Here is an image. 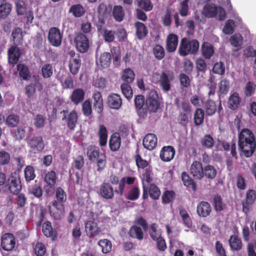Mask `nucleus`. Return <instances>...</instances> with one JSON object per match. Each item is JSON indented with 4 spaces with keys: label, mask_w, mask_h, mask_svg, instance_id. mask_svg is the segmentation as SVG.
Wrapping results in <instances>:
<instances>
[{
    "label": "nucleus",
    "mask_w": 256,
    "mask_h": 256,
    "mask_svg": "<svg viewBox=\"0 0 256 256\" xmlns=\"http://www.w3.org/2000/svg\"><path fill=\"white\" fill-rule=\"evenodd\" d=\"M86 154L90 161H96L97 172H101L104 169L106 164V156L100 152L98 146L94 145L90 146L87 148Z\"/></svg>",
    "instance_id": "obj_1"
},
{
    "label": "nucleus",
    "mask_w": 256,
    "mask_h": 256,
    "mask_svg": "<svg viewBox=\"0 0 256 256\" xmlns=\"http://www.w3.org/2000/svg\"><path fill=\"white\" fill-rule=\"evenodd\" d=\"M199 46V42L196 40H189L186 38H184L180 41L178 53L182 56L194 55L198 52Z\"/></svg>",
    "instance_id": "obj_2"
},
{
    "label": "nucleus",
    "mask_w": 256,
    "mask_h": 256,
    "mask_svg": "<svg viewBox=\"0 0 256 256\" xmlns=\"http://www.w3.org/2000/svg\"><path fill=\"white\" fill-rule=\"evenodd\" d=\"M192 118V108L188 102L184 100L181 104V110H180L178 118V124L184 126H187Z\"/></svg>",
    "instance_id": "obj_3"
},
{
    "label": "nucleus",
    "mask_w": 256,
    "mask_h": 256,
    "mask_svg": "<svg viewBox=\"0 0 256 256\" xmlns=\"http://www.w3.org/2000/svg\"><path fill=\"white\" fill-rule=\"evenodd\" d=\"M62 120L64 121L68 128L74 130L78 122V114L76 110H73L69 112L68 110H64L60 112Z\"/></svg>",
    "instance_id": "obj_4"
},
{
    "label": "nucleus",
    "mask_w": 256,
    "mask_h": 256,
    "mask_svg": "<svg viewBox=\"0 0 256 256\" xmlns=\"http://www.w3.org/2000/svg\"><path fill=\"white\" fill-rule=\"evenodd\" d=\"M78 50L81 53L88 52L90 48V42L88 37L82 32H78L76 34L74 38Z\"/></svg>",
    "instance_id": "obj_5"
},
{
    "label": "nucleus",
    "mask_w": 256,
    "mask_h": 256,
    "mask_svg": "<svg viewBox=\"0 0 256 256\" xmlns=\"http://www.w3.org/2000/svg\"><path fill=\"white\" fill-rule=\"evenodd\" d=\"M62 34L60 29L56 27H52L48 32V40L53 46L59 47L62 43Z\"/></svg>",
    "instance_id": "obj_6"
},
{
    "label": "nucleus",
    "mask_w": 256,
    "mask_h": 256,
    "mask_svg": "<svg viewBox=\"0 0 256 256\" xmlns=\"http://www.w3.org/2000/svg\"><path fill=\"white\" fill-rule=\"evenodd\" d=\"M50 216L55 220H60L64 215V205L56 202H52L49 206Z\"/></svg>",
    "instance_id": "obj_7"
},
{
    "label": "nucleus",
    "mask_w": 256,
    "mask_h": 256,
    "mask_svg": "<svg viewBox=\"0 0 256 256\" xmlns=\"http://www.w3.org/2000/svg\"><path fill=\"white\" fill-rule=\"evenodd\" d=\"M16 246V238L13 234L6 233L2 237L1 246L6 251H11Z\"/></svg>",
    "instance_id": "obj_8"
},
{
    "label": "nucleus",
    "mask_w": 256,
    "mask_h": 256,
    "mask_svg": "<svg viewBox=\"0 0 256 256\" xmlns=\"http://www.w3.org/2000/svg\"><path fill=\"white\" fill-rule=\"evenodd\" d=\"M240 142L238 144V150L243 153L246 158L251 157L256 150V142Z\"/></svg>",
    "instance_id": "obj_9"
},
{
    "label": "nucleus",
    "mask_w": 256,
    "mask_h": 256,
    "mask_svg": "<svg viewBox=\"0 0 256 256\" xmlns=\"http://www.w3.org/2000/svg\"><path fill=\"white\" fill-rule=\"evenodd\" d=\"M28 144L34 152H42L44 148V144L41 136H34L28 141Z\"/></svg>",
    "instance_id": "obj_10"
},
{
    "label": "nucleus",
    "mask_w": 256,
    "mask_h": 256,
    "mask_svg": "<svg viewBox=\"0 0 256 256\" xmlns=\"http://www.w3.org/2000/svg\"><path fill=\"white\" fill-rule=\"evenodd\" d=\"M7 186L10 193L15 195L18 194L22 188L20 178L14 176L8 179Z\"/></svg>",
    "instance_id": "obj_11"
},
{
    "label": "nucleus",
    "mask_w": 256,
    "mask_h": 256,
    "mask_svg": "<svg viewBox=\"0 0 256 256\" xmlns=\"http://www.w3.org/2000/svg\"><path fill=\"white\" fill-rule=\"evenodd\" d=\"M114 190L112 186L108 182H103L100 188V196L106 200H110L114 198Z\"/></svg>",
    "instance_id": "obj_12"
},
{
    "label": "nucleus",
    "mask_w": 256,
    "mask_h": 256,
    "mask_svg": "<svg viewBox=\"0 0 256 256\" xmlns=\"http://www.w3.org/2000/svg\"><path fill=\"white\" fill-rule=\"evenodd\" d=\"M9 64L14 65L18 63L21 56L20 50L16 46H12L8 50Z\"/></svg>",
    "instance_id": "obj_13"
},
{
    "label": "nucleus",
    "mask_w": 256,
    "mask_h": 256,
    "mask_svg": "<svg viewBox=\"0 0 256 256\" xmlns=\"http://www.w3.org/2000/svg\"><path fill=\"white\" fill-rule=\"evenodd\" d=\"M256 200V192L254 190H248L246 194V201L242 202V211L247 213L250 208V206L252 205Z\"/></svg>",
    "instance_id": "obj_14"
},
{
    "label": "nucleus",
    "mask_w": 256,
    "mask_h": 256,
    "mask_svg": "<svg viewBox=\"0 0 256 256\" xmlns=\"http://www.w3.org/2000/svg\"><path fill=\"white\" fill-rule=\"evenodd\" d=\"M147 108L150 112H156L159 109L160 102L156 94H150L146 100Z\"/></svg>",
    "instance_id": "obj_15"
},
{
    "label": "nucleus",
    "mask_w": 256,
    "mask_h": 256,
    "mask_svg": "<svg viewBox=\"0 0 256 256\" xmlns=\"http://www.w3.org/2000/svg\"><path fill=\"white\" fill-rule=\"evenodd\" d=\"M204 170L202 162L194 161L190 166V172L195 178L201 180L204 176Z\"/></svg>",
    "instance_id": "obj_16"
},
{
    "label": "nucleus",
    "mask_w": 256,
    "mask_h": 256,
    "mask_svg": "<svg viewBox=\"0 0 256 256\" xmlns=\"http://www.w3.org/2000/svg\"><path fill=\"white\" fill-rule=\"evenodd\" d=\"M107 104L110 108L118 110L122 105V100L120 95L112 93L108 96Z\"/></svg>",
    "instance_id": "obj_17"
},
{
    "label": "nucleus",
    "mask_w": 256,
    "mask_h": 256,
    "mask_svg": "<svg viewBox=\"0 0 256 256\" xmlns=\"http://www.w3.org/2000/svg\"><path fill=\"white\" fill-rule=\"evenodd\" d=\"M93 106L98 114H101L104 110V100L101 93L95 91L92 93Z\"/></svg>",
    "instance_id": "obj_18"
},
{
    "label": "nucleus",
    "mask_w": 256,
    "mask_h": 256,
    "mask_svg": "<svg viewBox=\"0 0 256 256\" xmlns=\"http://www.w3.org/2000/svg\"><path fill=\"white\" fill-rule=\"evenodd\" d=\"M178 42V36L174 34L168 35L166 40V48L168 52H174L176 50Z\"/></svg>",
    "instance_id": "obj_19"
},
{
    "label": "nucleus",
    "mask_w": 256,
    "mask_h": 256,
    "mask_svg": "<svg viewBox=\"0 0 256 256\" xmlns=\"http://www.w3.org/2000/svg\"><path fill=\"white\" fill-rule=\"evenodd\" d=\"M157 140V137L154 134H148L144 137L142 144L144 148L152 150L156 146Z\"/></svg>",
    "instance_id": "obj_20"
},
{
    "label": "nucleus",
    "mask_w": 256,
    "mask_h": 256,
    "mask_svg": "<svg viewBox=\"0 0 256 256\" xmlns=\"http://www.w3.org/2000/svg\"><path fill=\"white\" fill-rule=\"evenodd\" d=\"M256 141L254 133L248 128H243L238 134V144Z\"/></svg>",
    "instance_id": "obj_21"
},
{
    "label": "nucleus",
    "mask_w": 256,
    "mask_h": 256,
    "mask_svg": "<svg viewBox=\"0 0 256 256\" xmlns=\"http://www.w3.org/2000/svg\"><path fill=\"white\" fill-rule=\"evenodd\" d=\"M175 155V150L172 146H164L160 152V158L162 161L170 162Z\"/></svg>",
    "instance_id": "obj_22"
},
{
    "label": "nucleus",
    "mask_w": 256,
    "mask_h": 256,
    "mask_svg": "<svg viewBox=\"0 0 256 256\" xmlns=\"http://www.w3.org/2000/svg\"><path fill=\"white\" fill-rule=\"evenodd\" d=\"M12 38L14 45H22L24 42V32L22 28L19 27L14 28L12 31Z\"/></svg>",
    "instance_id": "obj_23"
},
{
    "label": "nucleus",
    "mask_w": 256,
    "mask_h": 256,
    "mask_svg": "<svg viewBox=\"0 0 256 256\" xmlns=\"http://www.w3.org/2000/svg\"><path fill=\"white\" fill-rule=\"evenodd\" d=\"M42 230L45 236L51 238L53 240L57 238V232L53 229L52 224L49 221H46L43 224Z\"/></svg>",
    "instance_id": "obj_24"
},
{
    "label": "nucleus",
    "mask_w": 256,
    "mask_h": 256,
    "mask_svg": "<svg viewBox=\"0 0 256 256\" xmlns=\"http://www.w3.org/2000/svg\"><path fill=\"white\" fill-rule=\"evenodd\" d=\"M196 211L199 216L206 217L210 214L212 208L208 202L202 201L198 204Z\"/></svg>",
    "instance_id": "obj_25"
},
{
    "label": "nucleus",
    "mask_w": 256,
    "mask_h": 256,
    "mask_svg": "<svg viewBox=\"0 0 256 256\" xmlns=\"http://www.w3.org/2000/svg\"><path fill=\"white\" fill-rule=\"evenodd\" d=\"M81 66V60L79 55H76V58H70L68 63L70 71L73 75L78 74Z\"/></svg>",
    "instance_id": "obj_26"
},
{
    "label": "nucleus",
    "mask_w": 256,
    "mask_h": 256,
    "mask_svg": "<svg viewBox=\"0 0 256 256\" xmlns=\"http://www.w3.org/2000/svg\"><path fill=\"white\" fill-rule=\"evenodd\" d=\"M121 144V138L120 134L115 132L112 134L109 140V146L112 152H116L119 150Z\"/></svg>",
    "instance_id": "obj_27"
},
{
    "label": "nucleus",
    "mask_w": 256,
    "mask_h": 256,
    "mask_svg": "<svg viewBox=\"0 0 256 256\" xmlns=\"http://www.w3.org/2000/svg\"><path fill=\"white\" fill-rule=\"evenodd\" d=\"M172 78L173 76H168L165 72H162L159 82L160 86L164 91L168 92L170 90V82L172 80Z\"/></svg>",
    "instance_id": "obj_28"
},
{
    "label": "nucleus",
    "mask_w": 256,
    "mask_h": 256,
    "mask_svg": "<svg viewBox=\"0 0 256 256\" xmlns=\"http://www.w3.org/2000/svg\"><path fill=\"white\" fill-rule=\"evenodd\" d=\"M84 90L80 88H78L72 92L70 98L72 102L77 105L84 100Z\"/></svg>",
    "instance_id": "obj_29"
},
{
    "label": "nucleus",
    "mask_w": 256,
    "mask_h": 256,
    "mask_svg": "<svg viewBox=\"0 0 256 256\" xmlns=\"http://www.w3.org/2000/svg\"><path fill=\"white\" fill-rule=\"evenodd\" d=\"M134 27L136 29V36L138 39L142 40L148 34V30L146 26L140 22H136L134 23Z\"/></svg>",
    "instance_id": "obj_30"
},
{
    "label": "nucleus",
    "mask_w": 256,
    "mask_h": 256,
    "mask_svg": "<svg viewBox=\"0 0 256 256\" xmlns=\"http://www.w3.org/2000/svg\"><path fill=\"white\" fill-rule=\"evenodd\" d=\"M202 56L206 59H210L214 54V46L208 42H204L201 46Z\"/></svg>",
    "instance_id": "obj_31"
},
{
    "label": "nucleus",
    "mask_w": 256,
    "mask_h": 256,
    "mask_svg": "<svg viewBox=\"0 0 256 256\" xmlns=\"http://www.w3.org/2000/svg\"><path fill=\"white\" fill-rule=\"evenodd\" d=\"M230 248L232 251H238L242 246L241 239L236 235H232L228 240Z\"/></svg>",
    "instance_id": "obj_32"
},
{
    "label": "nucleus",
    "mask_w": 256,
    "mask_h": 256,
    "mask_svg": "<svg viewBox=\"0 0 256 256\" xmlns=\"http://www.w3.org/2000/svg\"><path fill=\"white\" fill-rule=\"evenodd\" d=\"M86 230L90 238H92L100 233V230L92 221H88L86 224Z\"/></svg>",
    "instance_id": "obj_33"
},
{
    "label": "nucleus",
    "mask_w": 256,
    "mask_h": 256,
    "mask_svg": "<svg viewBox=\"0 0 256 256\" xmlns=\"http://www.w3.org/2000/svg\"><path fill=\"white\" fill-rule=\"evenodd\" d=\"M241 99L238 93L235 92L232 94L228 101V107L232 110H236L238 108L240 104Z\"/></svg>",
    "instance_id": "obj_34"
},
{
    "label": "nucleus",
    "mask_w": 256,
    "mask_h": 256,
    "mask_svg": "<svg viewBox=\"0 0 256 256\" xmlns=\"http://www.w3.org/2000/svg\"><path fill=\"white\" fill-rule=\"evenodd\" d=\"M182 180L185 186L191 188L194 192L196 191V186L194 180L186 172H183L182 173Z\"/></svg>",
    "instance_id": "obj_35"
},
{
    "label": "nucleus",
    "mask_w": 256,
    "mask_h": 256,
    "mask_svg": "<svg viewBox=\"0 0 256 256\" xmlns=\"http://www.w3.org/2000/svg\"><path fill=\"white\" fill-rule=\"evenodd\" d=\"M99 136V143L100 146H104L107 143L108 131L106 127L100 124L99 126V130L98 133Z\"/></svg>",
    "instance_id": "obj_36"
},
{
    "label": "nucleus",
    "mask_w": 256,
    "mask_h": 256,
    "mask_svg": "<svg viewBox=\"0 0 256 256\" xmlns=\"http://www.w3.org/2000/svg\"><path fill=\"white\" fill-rule=\"evenodd\" d=\"M128 234L131 238L138 240H142L144 238V232L142 229L136 226H133L130 228Z\"/></svg>",
    "instance_id": "obj_37"
},
{
    "label": "nucleus",
    "mask_w": 256,
    "mask_h": 256,
    "mask_svg": "<svg viewBox=\"0 0 256 256\" xmlns=\"http://www.w3.org/2000/svg\"><path fill=\"white\" fill-rule=\"evenodd\" d=\"M55 198L56 200H54L52 202H56L60 204H64L66 201V194L61 187H58L56 188L55 191Z\"/></svg>",
    "instance_id": "obj_38"
},
{
    "label": "nucleus",
    "mask_w": 256,
    "mask_h": 256,
    "mask_svg": "<svg viewBox=\"0 0 256 256\" xmlns=\"http://www.w3.org/2000/svg\"><path fill=\"white\" fill-rule=\"evenodd\" d=\"M17 70L19 76L24 80H28L30 77V74L28 67L23 64H18L17 65Z\"/></svg>",
    "instance_id": "obj_39"
},
{
    "label": "nucleus",
    "mask_w": 256,
    "mask_h": 256,
    "mask_svg": "<svg viewBox=\"0 0 256 256\" xmlns=\"http://www.w3.org/2000/svg\"><path fill=\"white\" fill-rule=\"evenodd\" d=\"M112 16L114 19L118 22L123 20L124 12L122 6L120 5L114 6L112 10Z\"/></svg>",
    "instance_id": "obj_40"
},
{
    "label": "nucleus",
    "mask_w": 256,
    "mask_h": 256,
    "mask_svg": "<svg viewBox=\"0 0 256 256\" xmlns=\"http://www.w3.org/2000/svg\"><path fill=\"white\" fill-rule=\"evenodd\" d=\"M69 12L72 13L76 18H80L84 14L86 10L80 4H76L70 8Z\"/></svg>",
    "instance_id": "obj_41"
},
{
    "label": "nucleus",
    "mask_w": 256,
    "mask_h": 256,
    "mask_svg": "<svg viewBox=\"0 0 256 256\" xmlns=\"http://www.w3.org/2000/svg\"><path fill=\"white\" fill-rule=\"evenodd\" d=\"M202 13L207 18H214L218 14L217 7L213 6L210 4H206L204 6Z\"/></svg>",
    "instance_id": "obj_42"
},
{
    "label": "nucleus",
    "mask_w": 256,
    "mask_h": 256,
    "mask_svg": "<svg viewBox=\"0 0 256 256\" xmlns=\"http://www.w3.org/2000/svg\"><path fill=\"white\" fill-rule=\"evenodd\" d=\"M204 113L202 109L197 108L194 115V120L195 125L199 126L203 124L204 120Z\"/></svg>",
    "instance_id": "obj_43"
},
{
    "label": "nucleus",
    "mask_w": 256,
    "mask_h": 256,
    "mask_svg": "<svg viewBox=\"0 0 256 256\" xmlns=\"http://www.w3.org/2000/svg\"><path fill=\"white\" fill-rule=\"evenodd\" d=\"M134 78L135 74L131 68H128L123 71L122 78L124 81L126 82V84L132 83L134 80Z\"/></svg>",
    "instance_id": "obj_44"
},
{
    "label": "nucleus",
    "mask_w": 256,
    "mask_h": 256,
    "mask_svg": "<svg viewBox=\"0 0 256 256\" xmlns=\"http://www.w3.org/2000/svg\"><path fill=\"white\" fill-rule=\"evenodd\" d=\"M99 61L102 68H106L108 67L112 61L111 54L108 52L102 53L100 56Z\"/></svg>",
    "instance_id": "obj_45"
},
{
    "label": "nucleus",
    "mask_w": 256,
    "mask_h": 256,
    "mask_svg": "<svg viewBox=\"0 0 256 256\" xmlns=\"http://www.w3.org/2000/svg\"><path fill=\"white\" fill-rule=\"evenodd\" d=\"M16 5V13L18 15H24L27 10V6L24 0H13Z\"/></svg>",
    "instance_id": "obj_46"
},
{
    "label": "nucleus",
    "mask_w": 256,
    "mask_h": 256,
    "mask_svg": "<svg viewBox=\"0 0 256 256\" xmlns=\"http://www.w3.org/2000/svg\"><path fill=\"white\" fill-rule=\"evenodd\" d=\"M230 40L232 46L238 48V49L234 50L233 52L234 54L238 52L242 48L240 42L242 41V38L241 34H236L230 37Z\"/></svg>",
    "instance_id": "obj_47"
},
{
    "label": "nucleus",
    "mask_w": 256,
    "mask_h": 256,
    "mask_svg": "<svg viewBox=\"0 0 256 256\" xmlns=\"http://www.w3.org/2000/svg\"><path fill=\"white\" fill-rule=\"evenodd\" d=\"M152 54L158 60H162L165 56L164 48L160 44H156L152 48Z\"/></svg>",
    "instance_id": "obj_48"
},
{
    "label": "nucleus",
    "mask_w": 256,
    "mask_h": 256,
    "mask_svg": "<svg viewBox=\"0 0 256 256\" xmlns=\"http://www.w3.org/2000/svg\"><path fill=\"white\" fill-rule=\"evenodd\" d=\"M205 110L206 115L212 116L216 111V105L212 100H208L205 104Z\"/></svg>",
    "instance_id": "obj_49"
},
{
    "label": "nucleus",
    "mask_w": 256,
    "mask_h": 256,
    "mask_svg": "<svg viewBox=\"0 0 256 256\" xmlns=\"http://www.w3.org/2000/svg\"><path fill=\"white\" fill-rule=\"evenodd\" d=\"M201 144L206 148H212L214 144V140L210 134H206L200 140Z\"/></svg>",
    "instance_id": "obj_50"
},
{
    "label": "nucleus",
    "mask_w": 256,
    "mask_h": 256,
    "mask_svg": "<svg viewBox=\"0 0 256 256\" xmlns=\"http://www.w3.org/2000/svg\"><path fill=\"white\" fill-rule=\"evenodd\" d=\"M98 244L102 248V250L104 254H108L112 250V242L108 239L100 240L98 241Z\"/></svg>",
    "instance_id": "obj_51"
},
{
    "label": "nucleus",
    "mask_w": 256,
    "mask_h": 256,
    "mask_svg": "<svg viewBox=\"0 0 256 256\" xmlns=\"http://www.w3.org/2000/svg\"><path fill=\"white\" fill-rule=\"evenodd\" d=\"M138 6L140 9L148 12H150L153 9V4L150 0H140L138 1Z\"/></svg>",
    "instance_id": "obj_52"
},
{
    "label": "nucleus",
    "mask_w": 256,
    "mask_h": 256,
    "mask_svg": "<svg viewBox=\"0 0 256 256\" xmlns=\"http://www.w3.org/2000/svg\"><path fill=\"white\" fill-rule=\"evenodd\" d=\"M204 176L209 179H214L216 176L217 172L214 167L211 165H208L204 168Z\"/></svg>",
    "instance_id": "obj_53"
},
{
    "label": "nucleus",
    "mask_w": 256,
    "mask_h": 256,
    "mask_svg": "<svg viewBox=\"0 0 256 256\" xmlns=\"http://www.w3.org/2000/svg\"><path fill=\"white\" fill-rule=\"evenodd\" d=\"M196 72L198 74L205 73L207 69V65L205 60L203 58H198L196 62Z\"/></svg>",
    "instance_id": "obj_54"
},
{
    "label": "nucleus",
    "mask_w": 256,
    "mask_h": 256,
    "mask_svg": "<svg viewBox=\"0 0 256 256\" xmlns=\"http://www.w3.org/2000/svg\"><path fill=\"white\" fill-rule=\"evenodd\" d=\"M28 192L36 198H40L42 196V190L40 186L34 184L28 188Z\"/></svg>",
    "instance_id": "obj_55"
},
{
    "label": "nucleus",
    "mask_w": 256,
    "mask_h": 256,
    "mask_svg": "<svg viewBox=\"0 0 256 256\" xmlns=\"http://www.w3.org/2000/svg\"><path fill=\"white\" fill-rule=\"evenodd\" d=\"M12 10V6L8 3L2 4L0 5V18H4L8 16Z\"/></svg>",
    "instance_id": "obj_56"
},
{
    "label": "nucleus",
    "mask_w": 256,
    "mask_h": 256,
    "mask_svg": "<svg viewBox=\"0 0 256 256\" xmlns=\"http://www.w3.org/2000/svg\"><path fill=\"white\" fill-rule=\"evenodd\" d=\"M159 188L154 184H150L148 190L150 197L154 200H158L160 195Z\"/></svg>",
    "instance_id": "obj_57"
},
{
    "label": "nucleus",
    "mask_w": 256,
    "mask_h": 256,
    "mask_svg": "<svg viewBox=\"0 0 256 256\" xmlns=\"http://www.w3.org/2000/svg\"><path fill=\"white\" fill-rule=\"evenodd\" d=\"M120 88L123 94L128 100H130L133 95L131 86L128 84L124 83L121 84Z\"/></svg>",
    "instance_id": "obj_58"
},
{
    "label": "nucleus",
    "mask_w": 256,
    "mask_h": 256,
    "mask_svg": "<svg viewBox=\"0 0 256 256\" xmlns=\"http://www.w3.org/2000/svg\"><path fill=\"white\" fill-rule=\"evenodd\" d=\"M113 58V64L116 66L120 64V50L119 48L114 47L111 50Z\"/></svg>",
    "instance_id": "obj_59"
},
{
    "label": "nucleus",
    "mask_w": 256,
    "mask_h": 256,
    "mask_svg": "<svg viewBox=\"0 0 256 256\" xmlns=\"http://www.w3.org/2000/svg\"><path fill=\"white\" fill-rule=\"evenodd\" d=\"M175 197V193L172 190H166L162 194V202L168 204L171 202Z\"/></svg>",
    "instance_id": "obj_60"
},
{
    "label": "nucleus",
    "mask_w": 256,
    "mask_h": 256,
    "mask_svg": "<svg viewBox=\"0 0 256 256\" xmlns=\"http://www.w3.org/2000/svg\"><path fill=\"white\" fill-rule=\"evenodd\" d=\"M56 180V175L54 170L48 172L44 176V182L48 185L54 186Z\"/></svg>",
    "instance_id": "obj_61"
},
{
    "label": "nucleus",
    "mask_w": 256,
    "mask_h": 256,
    "mask_svg": "<svg viewBox=\"0 0 256 256\" xmlns=\"http://www.w3.org/2000/svg\"><path fill=\"white\" fill-rule=\"evenodd\" d=\"M140 194V190L138 187L134 186L128 192L126 198L130 200H137Z\"/></svg>",
    "instance_id": "obj_62"
},
{
    "label": "nucleus",
    "mask_w": 256,
    "mask_h": 256,
    "mask_svg": "<svg viewBox=\"0 0 256 256\" xmlns=\"http://www.w3.org/2000/svg\"><path fill=\"white\" fill-rule=\"evenodd\" d=\"M102 32V37L106 42L110 43L114 41L116 34L114 30L104 29Z\"/></svg>",
    "instance_id": "obj_63"
},
{
    "label": "nucleus",
    "mask_w": 256,
    "mask_h": 256,
    "mask_svg": "<svg viewBox=\"0 0 256 256\" xmlns=\"http://www.w3.org/2000/svg\"><path fill=\"white\" fill-rule=\"evenodd\" d=\"M34 169L32 166H28L26 167L24 172L26 181L29 182L33 180L35 177Z\"/></svg>",
    "instance_id": "obj_64"
}]
</instances>
